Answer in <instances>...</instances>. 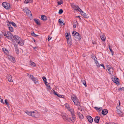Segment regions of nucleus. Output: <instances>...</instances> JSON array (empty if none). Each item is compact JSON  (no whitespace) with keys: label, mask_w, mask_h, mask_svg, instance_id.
<instances>
[{"label":"nucleus","mask_w":124,"mask_h":124,"mask_svg":"<svg viewBox=\"0 0 124 124\" xmlns=\"http://www.w3.org/2000/svg\"><path fill=\"white\" fill-rule=\"evenodd\" d=\"M118 107L119 108V106L118 107L117 106L116 107V108H117V112H118V113L119 114H120L121 115L122 114H122V112L120 110H119V109H118Z\"/></svg>","instance_id":"6ab92c4d"},{"label":"nucleus","mask_w":124,"mask_h":124,"mask_svg":"<svg viewBox=\"0 0 124 124\" xmlns=\"http://www.w3.org/2000/svg\"><path fill=\"white\" fill-rule=\"evenodd\" d=\"M14 46H15V49H18V45H17L15 43H14Z\"/></svg>","instance_id":"72a5a7b5"},{"label":"nucleus","mask_w":124,"mask_h":124,"mask_svg":"<svg viewBox=\"0 0 124 124\" xmlns=\"http://www.w3.org/2000/svg\"><path fill=\"white\" fill-rule=\"evenodd\" d=\"M80 13H81V15L83 16L85 13H84L83 11H81V12Z\"/></svg>","instance_id":"864d4df0"},{"label":"nucleus","mask_w":124,"mask_h":124,"mask_svg":"<svg viewBox=\"0 0 124 124\" xmlns=\"http://www.w3.org/2000/svg\"><path fill=\"white\" fill-rule=\"evenodd\" d=\"M11 23L13 26L15 27H16V24L14 22H11Z\"/></svg>","instance_id":"c756f323"},{"label":"nucleus","mask_w":124,"mask_h":124,"mask_svg":"<svg viewBox=\"0 0 124 124\" xmlns=\"http://www.w3.org/2000/svg\"><path fill=\"white\" fill-rule=\"evenodd\" d=\"M100 65H101V66H102L103 67V68H104V69H105V66H104V64H101Z\"/></svg>","instance_id":"680f3d73"},{"label":"nucleus","mask_w":124,"mask_h":124,"mask_svg":"<svg viewBox=\"0 0 124 124\" xmlns=\"http://www.w3.org/2000/svg\"><path fill=\"white\" fill-rule=\"evenodd\" d=\"M32 35L34 37H36L38 36V35L36 34L34 32H33L31 33Z\"/></svg>","instance_id":"ea45409f"},{"label":"nucleus","mask_w":124,"mask_h":124,"mask_svg":"<svg viewBox=\"0 0 124 124\" xmlns=\"http://www.w3.org/2000/svg\"><path fill=\"white\" fill-rule=\"evenodd\" d=\"M31 111H29L27 110H26L25 111V112L28 115H30V116H31V115H30V113H31Z\"/></svg>","instance_id":"7c9ffc66"},{"label":"nucleus","mask_w":124,"mask_h":124,"mask_svg":"<svg viewBox=\"0 0 124 124\" xmlns=\"http://www.w3.org/2000/svg\"><path fill=\"white\" fill-rule=\"evenodd\" d=\"M83 16L85 18H87L88 17V16H87V15H86V14L85 13Z\"/></svg>","instance_id":"de8ad7c7"},{"label":"nucleus","mask_w":124,"mask_h":124,"mask_svg":"<svg viewBox=\"0 0 124 124\" xmlns=\"http://www.w3.org/2000/svg\"><path fill=\"white\" fill-rule=\"evenodd\" d=\"M63 10L62 9H61L59 10L58 13L60 14H61L63 13Z\"/></svg>","instance_id":"c9c22d12"},{"label":"nucleus","mask_w":124,"mask_h":124,"mask_svg":"<svg viewBox=\"0 0 124 124\" xmlns=\"http://www.w3.org/2000/svg\"><path fill=\"white\" fill-rule=\"evenodd\" d=\"M112 80L114 83L117 85H119V79L117 78L112 77Z\"/></svg>","instance_id":"0eeeda50"},{"label":"nucleus","mask_w":124,"mask_h":124,"mask_svg":"<svg viewBox=\"0 0 124 124\" xmlns=\"http://www.w3.org/2000/svg\"><path fill=\"white\" fill-rule=\"evenodd\" d=\"M118 91L119 90H123V91H124V87H123L121 88H119L118 89Z\"/></svg>","instance_id":"3c124183"},{"label":"nucleus","mask_w":124,"mask_h":124,"mask_svg":"<svg viewBox=\"0 0 124 124\" xmlns=\"http://www.w3.org/2000/svg\"><path fill=\"white\" fill-rule=\"evenodd\" d=\"M61 19H59L58 20V22L59 23L61 24H62L63 25H64L65 24V23H63L61 20Z\"/></svg>","instance_id":"c85d7f7f"},{"label":"nucleus","mask_w":124,"mask_h":124,"mask_svg":"<svg viewBox=\"0 0 124 124\" xmlns=\"http://www.w3.org/2000/svg\"><path fill=\"white\" fill-rule=\"evenodd\" d=\"M34 21L35 22L37 23L38 25H40V22L39 20L37 19H35Z\"/></svg>","instance_id":"a211bd4d"},{"label":"nucleus","mask_w":124,"mask_h":124,"mask_svg":"<svg viewBox=\"0 0 124 124\" xmlns=\"http://www.w3.org/2000/svg\"><path fill=\"white\" fill-rule=\"evenodd\" d=\"M78 5H74L73 6V7H72L74 9V10H77V6Z\"/></svg>","instance_id":"a18cd8bd"},{"label":"nucleus","mask_w":124,"mask_h":124,"mask_svg":"<svg viewBox=\"0 0 124 124\" xmlns=\"http://www.w3.org/2000/svg\"><path fill=\"white\" fill-rule=\"evenodd\" d=\"M78 24V22L77 21H74L73 23V26L74 28H76V25Z\"/></svg>","instance_id":"aec40b11"},{"label":"nucleus","mask_w":124,"mask_h":124,"mask_svg":"<svg viewBox=\"0 0 124 124\" xmlns=\"http://www.w3.org/2000/svg\"><path fill=\"white\" fill-rule=\"evenodd\" d=\"M3 35L6 38H8V37H9V36H8L7 34L6 33H4Z\"/></svg>","instance_id":"37998d69"},{"label":"nucleus","mask_w":124,"mask_h":124,"mask_svg":"<svg viewBox=\"0 0 124 124\" xmlns=\"http://www.w3.org/2000/svg\"><path fill=\"white\" fill-rule=\"evenodd\" d=\"M76 17H79V19L80 20H81V18L80 17V16H76Z\"/></svg>","instance_id":"0e129e2a"},{"label":"nucleus","mask_w":124,"mask_h":124,"mask_svg":"<svg viewBox=\"0 0 124 124\" xmlns=\"http://www.w3.org/2000/svg\"><path fill=\"white\" fill-rule=\"evenodd\" d=\"M72 34V35L77 40H80L81 39V35L78 32L75 31H74L73 32Z\"/></svg>","instance_id":"f03ea898"},{"label":"nucleus","mask_w":124,"mask_h":124,"mask_svg":"<svg viewBox=\"0 0 124 124\" xmlns=\"http://www.w3.org/2000/svg\"><path fill=\"white\" fill-rule=\"evenodd\" d=\"M73 116L71 118H70V119H69L70 121H72V122H74L76 119V118L74 116Z\"/></svg>","instance_id":"412c9836"},{"label":"nucleus","mask_w":124,"mask_h":124,"mask_svg":"<svg viewBox=\"0 0 124 124\" xmlns=\"http://www.w3.org/2000/svg\"><path fill=\"white\" fill-rule=\"evenodd\" d=\"M96 64L97 66H98L99 67H100V64L99 63H98V62H96Z\"/></svg>","instance_id":"603ef678"},{"label":"nucleus","mask_w":124,"mask_h":124,"mask_svg":"<svg viewBox=\"0 0 124 124\" xmlns=\"http://www.w3.org/2000/svg\"><path fill=\"white\" fill-rule=\"evenodd\" d=\"M79 106V107L78 108V109L79 110L82 111V108H81V106L80 105V106Z\"/></svg>","instance_id":"49530a36"},{"label":"nucleus","mask_w":124,"mask_h":124,"mask_svg":"<svg viewBox=\"0 0 124 124\" xmlns=\"http://www.w3.org/2000/svg\"><path fill=\"white\" fill-rule=\"evenodd\" d=\"M52 38V37H49V36H48V38L47 39V40L48 41H49Z\"/></svg>","instance_id":"13d9d810"},{"label":"nucleus","mask_w":124,"mask_h":124,"mask_svg":"<svg viewBox=\"0 0 124 124\" xmlns=\"http://www.w3.org/2000/svg\"><path fill=\"white\" fill-rule=\"evenodd\" d=\"M96 42L95 41H94V42H93V44H96Z\"/></svg>","instance_id":"338daca9"},{"label":"nucleus","mask_w":124,"mask_h":124,"mask_svg":"<svg viewBox=\"0 0 124 124\" xmlns=\"http://www.w3.org/2000/svg\"><path fill=\"white\" fill-rule=\"evenodd\" d=\"M60 0V1H58L57 2L58 4L59 5H60L63 3V1L62 0Z\"/></svg>","instance_id":"a878e982"},{"label":"nucleus","mask_w":124,"mask_h":124,"mask_svg":"<svg viewBox=\"0 0 124 124\" xmlns=\"http://www.w3.org/2000/svg\"><path fill=\"white\" fill-rule=\"evenodd\" d=\"M31 66H35V64L34 62H31Z\"/></svg>","instance_id":"f704fd0d"},{"label":"nucleus","mask_w":124,"mask_h":124,"mask_svg":"<svg viewBox=\"0 0 124 124\" xmlns=\"http://www.w3.org/2000/svg\"><path fill=\"white\" fill-rule=\"evenodd\" d=\"M4 103H5L6 105H7V106L8 105H9V103H8L7 101V99H6L5 100V102H4Z\"/></svg>","instance_id":"4c0bfd02"},{"label":"nucleus","mask_w":124,"mask_h":124,"mask_svg":"<svg viewBox=\"0 0 124 124\" xmlns=\"http://www.w3.org/2000/svg\"><path fill=\"white\" fill-rule=\"evenodd\" d=\"M76 8H77V10H78H78H79V9H80L78 6H77Z\"/></svg>","instance_id":"6e6d98bb"},{"label":"nucleus","mask_w":124,"mask_h":124,"mask_svg":"<svg viewBox=\"0 0 124 124\" xmlns=\"http://www.w3.org/2000/svg\"><path fill=\"white\" fill-rule=\"evenodd\" d=\"M30 115H31V116L35 117H37V111H35L33 112H31V113H30Z\"/></svg>","instance_id":"9d476101"},{"label":"nucleus","mask_w":124,"mask_h":124,"mask_svg":"<svg viewBox=\"0 0 124 124\" xmlns=\"http://www.w3.org/2000/svg\"><path fill=\"white\" fill-rule=\"evenodd\" d=\"M2 6L7 10H9L10 8V5L9 3L5 2H3L2 3Z\"/></svg>","instance_id":"39448f33"},{"label":"nucleus","mask_w":124,"mask_h":124,"mask_svg":"<svg viewBox=\"0 0 124 124\" xmlns=\"http://www.w3.org/2000/svg\"><path fill=\"white\" fill-rule=\"evenodd\" d=\"M13 38L16 42L21 46H22L24 45V40H22L21 38L19 36L17 35H14L13 36Z\"/></svg>","instance_id":"f257e3e1"},{"label":"nucleus","mask_w":124,"mask_h":124,"mask_svg":"<svg viewBox=\"0 0 124 124\" xmlns=\"http://www.w3.org/2000/svg\"><path fill=\"white\" fill-rule=\"evenodd\" d=\"M57 95H56L58 97H60V98H63L64 97V96L63 95H61L60 94H57Z\"/></svg>","instance_id":"2f4dec72"},{"label":"nucleus","mask_w":124,"mask_h":124,"mask_svg":"<svg viewBox=\"0 0 124 124\" xmlns=\"http://www.w3.org/2000/svg\"><path fill=\"white\" fill-rule=\"evenodd\" d=\"M33 1V0H28V3H30Z\"/></svg>","instance_id":"bf43d9fd"},{"label":"nucleus","mask_w":124,"mask_h":124,"mask_svg":"<svg viewBox=\"0 0 124 124\" xmlns=\"http://www.w3.org/2000/svg\"><path fill=\"white\" fill-rule=\"evenodd\" d=\"M94 108L96 110H99L101 108V109H102V108H98V107H94Z\"/></svg>","instance_id":"79ce46f5"},{"label":"nucleus","mask_w":124,"mask_h":124,"mask_svg":"<svg viewBox=\"0 0 124 124\" xmlns=\"http://www.w3.org/2000/svg\"><path fill=\"white\" fill-rule=\"evenodd\" d=\"M8 81L9 82H13V80L12 79V77L10 75V76H9L8 77Z\"/></svg>","instance_id":"4be33fe9"},{"label":"nucleus","mask_w":124,"mask_h":124,"mask_svg":"<svg viewBox=\"0 0 124 124\" xmlns=\"http://www.w3.org/2000/svg\"><path fill=\"white\" fill-rule=\"evenodd\" d=\"M72 116H74V112L73 110L72 109H70V110Z\"/></svg>","instance_id":"e433bc0d"},{"label":"nucleus","mask_w":124,"mask_h":124,"mask_svg":"<svg viewBox=\"0 0 124 124\" xmlns=\"http://www.w3.org/2000/svg\"><path fill=\"white\" fill-rule=\"evenodd\" d=\"M42 79H43V81L44 82V83L46 84L47 83V82L46 81V77H42Z\"/></svg>","instance_id":"b1692460"},{"label":"nucleus","mask_w":124,"mask_h":124,"mask_svg":"<svg viewBox=\"0 0 124 124\" xmlns=\"http://www.w3.org/2000/svg\"><path fill=\"white\" fill-rule=\"evenodd\" d=\"M29 75L31 76L30 77V78L31 79L34 81L35 84H36L37 83V79L35 78L33 75H31L30 74H29Z\"/></svg>","instance_id":"1a4fd4ad"},{"label":"nucleus","mask_w":124,"mask_h":124,"mask_svg":"<svg viewBox=\"0 0 124 124\" xmlns=\"http://www.w3.org/2000/svg\"><path fill=\"white\" fill-rule=\"evenodd\" d=\"M62 117L66 121H68V120L70 119V117H68L67 116H66L65 115H63L62 116ZM68 121L70 122V121L69 120Z\"/></svg>","instance_id":"f8f14e48"},{"label":"nucleus","mask_w":124,"mask_h":124,"mask_svg":"<svg viewBox=\"0 0 124 124\" xmlns=\"http://www.w3.org/2000/svg\"><path fill=\"white\" fill-rule=\"evenodd\" d=\"M101 113L103 115H105L108 113V111L107 109H104L102 110Z\"/></svg>","instance_id":"ddd939ff"},{"label":"nucleus","mask_w":124,"mask_h":124,"mask_svg":"<svg viewBox=\"0 0 124 124\" xmlns=\"http://www.w3.org/2000/svg\"><path fill=\"white\" fill-rule=\"evenodd\" d=\"M9 30L11 32H13L14 31L13 28L11 27H9L8 28Z\"/></svg>","instance_id":"473e14b6"},{"label":"nucleus","mask_w":124,"mask_h":124,"mask_svg":"<svg viewBox=\"0 0 124 124\" xmlns=\"http://www.w3.org/2000/svg\"><path fill=\"white\" fill-rule=\"evenodd\" d=\"M71 99L73 101L75 105L77 106H80V103L78 101V99L75 96L71 97Z\"/></svg>","instance_id":"20e7f679"},{"label":"nucleus","mask_w":124,"mask_h":124,"mask_svg":"<svg viewBox=\"0 0 124 124\" xmlns=\"http://www.w3.org/2000/svg\"><path fill=\"white\" fill-rule=\"evenodd\" d=\"M45 85L46 86L48 87V89H50L51 87L50 85H49L47 84H46Z\"/></svg>","instance_id":"a19ab883"},{"label":"nucleus","mask_w":124,"mask_h":124,"mask_svg":"<svg viewBox=\"0 0 124 124\" xmlns=\"http://www.w3.org/2000/svg\"><path fill=\"white\" fill-rule=\"evenodd\" d=\"M7 34L8 35H10L11 34V33L10 32H7Z\"/></svg>","instance_id":"052dcab7"},{"label":"nucleus","mask_w":124,"mask_h":124,"mask_svg":"<svg viewBox=\"0 0 124 124\" xmlns=\"http://www.w3.org/2000/svg\"><path fill=\"white\" fill-rule=\"evenodd\" d=\"M110 124H116L115 123H110Z\"/></svg>","instance_id":"774afa93"},{"label":"nucleus","mask_w":124,"mask_h":124,"mask_svg":"<svg viewBox=\"0 0 124 124\" xmlns=\"http://www.w3.org/2000/svg\"><path fill=\"white\" fill-rule=\"evenodd\" d=\"M24 2L26 4L28 3V0H25Z\"/></svg>","instance_id":"5fc2aeb1"},{"label":"nucleus","mask_w":124,"mask_h":124,"mask_svg":"<svg viewBox=\"0 0 124 124\" xmlns=\"http://www.w3.org/2000/svg\"><path fill=\"white\" fill-rule=\"evenodd\" d=\"M107 69L109 71V74H111V73H112L113 71V68L110 65H107Z\"/></svg>","instance_id":"6e6552de"},{"label":"nucleus","mask_w":124,"mask_h":124,"mask_svg":"<svg viewBox=\"0 0 124 124\" xmlns=\"http://www.w3.org/2000/svg\"><path fill=\"white\" fill-rule=\"evenodd\" d=\"M94 61H95V62L96 63L97 62H98V61L97 60V59L95 57H94Z\"/></svg>","instance_id":"8fccbe9b"},{"label":"nucleus","mask_w":124,"mask_h":124,"mask_svg":"<svg viewBox=\"0 0 124 124\" xmlns=\"http://www.w3.org/2000/svg\"><path fill=\"white\" fill-rule=\"evenodd\" d=\"M108 46H109V48L110 50V51L112 53V55H113L114 53V52L113 51L112 49L111 48V47H110V46L109 45H108Z\"/></svg>","instance_id":"393cba45"},{"label":"nucleus","mask_w":124,"mask_h":124,"mask_svg":"<svg viewBox=\"0 0 124 124\" xmlns=\"http://www.w3.org/2000/svg\"><path fill=\"white\" fill-rule=\"evenodd\" d=\"M78 11L80 12V13L81 12V11H82V10L81 9H80Z\"/></svg>","instance_id":"69168bd1"},{"label":"nucleus","mask_w":124,"mask_h":124,"mask_svg":"<svg viewBox=\"0 0 124 124\" xmlns=\"http://www.w3.org/2000/svg\"><path fill=\"white\" fill-rule=\"evenodd\" d=\"M24 12L26 14L27 16L30 17L32 16V14L30 11L27 8H25L24 10Z\"/></svg>","instance_id":"423d86ee"},{"label":"nucleus","mask_w":124,"mask_h":124,"mask_svg":"<svg viewBox=\"0 0 124 124\" xmlns=\"http://www.w3.org/2000/svg\"><path fill=\"white\" fill-rule=\"evenodd\" d=\"M11 22H9L8 21H7V24L8 25V28L9 27H10L11 26L10 25V24H11Z\"/></svg>","instance_id":"cd10ccee"},{"label":"nucleus","mask_w":124,"mask_h":124,"mask_svg":"<svg viewBox=\"0 0 124 124\" xmlns=\"http://www.w3.org/2000/svg\"><path fill=\"white\" fill-rule=\"evenodd\" d=\"M41 20L44 21H45L47 20L46 16L43 15H41Z\"/></svg>","instance_id":"f3484780"},{"label":"nucleus","mask_w":124,"mask_h":124,"mask_svg":"<svg viewBox=\"0 0 124 124\" xmlns=\"http://www.w3.org/2000/svg\"><path fill=\"white\" fill-rule=\"evenodd\" d=\"M89 122L90 123H92L93 121V119L90 116H88L86 117Z\"/></svg>","instance_id":"9b49d317"},{"label":"nucleus","mask_w":124,"mask_h":124,"mask_svg":"<svg viewBox=\"0 0 124 124\" xmlns=\"http://www.w3.org/2000/svg\"><path fill=\"white\" fill-rule=\"evenodd\" d=\"M76 8H77V10H78H78H79V9H80L78 6H77Z\"/></svg>","instance_id":"4d7b16f0"},{"label":"nucleus","mask_w":124,"mask_h":124,"mask_svg":"<svg viewBox=\"0 0 124 124\" xmlns=\"http://www.w3.org/2000/svg\"><path fill=\"white\" fill-rule=\"evenodd\" d=\"M10 60L13 62H15V59L14 57L13 56H10Z\"/></svg>","instance_id":"5701e85b"},{"label":"nucleus","mask_w":124,"mask_h":124,"mask_svg":"<svg viewBox=\"0 0 124 124\" xmlns=\"http://www.w3.org/2000/svg\"><path fill=\"white\" fill-rule=\"evenodd\" d=\"M100 119V117L99 116H96L95 118L94 121L96 123H98Z\"/></svg>","instance_id":"dca6fc26"},{"label":"nucleus","mask_w":124,"mask_h":124,"mask_svg":"<svg viewBox=\"0 0 124 124\" xmlns=\"http://www.w3.org/2000/svg\"><path fill=\"white\" fill-rule=\"evenodd\" d=\"M16 52V54H18L19 53V50L18 49H15Z\"/></svg>","instance_id":"58836bf2"},{"label":"nucleus","mask_w":124,"mask_h":124,"mask_svg":"<svg viewBox=\"0 0 124 124\" xmlns=\"http://www.w3.org/2000/svg\"><path fill=\"white\" fill-rule=\"evenodd\" d=\"M3 51L4 52H5V51H7V52L8 51V50H7L5 48H3L2 49Z\"/></svg>","instance_id":"09e8293b"},{"label":"nucleus","mask_w":124,"mask_h":124,"mask_svg":"<svg viewBox=\"0 0 124 124\" xmlns=\"http://www.w3.org/2000/svg\"><path fill=\"white\" fill-rule=\"evenodd\" d=\"M100 36L101 40L103 41H105L106 39V37L105 35L102 34H100Z\"/></svg>","instance_id":"4468645a"},{"label":"nucleus","mask_w":124,"mask_h":124,"mask_svg":"<svg viewBox=\"0 0 124 124\" xmlns=\"http://www.w3.org/2000/svg\"><path fill=\"white\" fill-rule=\"evenodd\" d=\"M53 93L55 95H57V93L53 89Z\"/></svg>","instance_id":"c03bdc74"},{"label":"nucleus","mask_w":124,"mask_h":124,"mask_svg":"<svg viewBox=\"0 0 124 124\" xmlns=\"http://www.w3.org/2000/svg\"><path fill=\"white\" fill-rule=\"evenodd\" d=\"M77 113L79 117V118L80 119H82L84 117V116L80 112H78Z\"/></svg>","instance_id":"2eb2a0df"},{"label":"nucleus","mask_w":124,"mask_h":124,"mask_svg":"<svg viewBox=\"0 0 124 124\" xmlns=\"http://www.w3.org/2000/svg\"><path fill=\"white\" fill-rule=\"evenodd\" d=\"M1 102H2V103L3 104L4 103V102L3 101V100L2 99H1Z\"/></svg>","instance_id":"e2e57ef3"},{"label":"nucleus","mask_w":124,"mask_h":124,"mask_svg":"<svg viewBox=\"0 0 124 124\" xmlns=\"http://www.w3.org/2000/svg\"><path fill=\"white\" fill-rule=\"evenodd\" d=\"M81 82L82 83H83V84L86 87L87 86L86 83V82L85 80H81Z\"/></svg>","instance_id":"bb28decb"},{"label":"nucleus","mask_w":124,"mask_h":124,"mask_svg":"<svg viewBox=\"0 0 124 124\" xmlns=\"http://www.w3.org/2000/svg\"><path fill=\"white\" fill-rule=\"evenodd\" d=\"M66 37L67 40V42L68 44L71 45V37L69 32H68L67 35H66Z\"/></svg>","instance_id":"7ed1b4c3"}]
</instances>
